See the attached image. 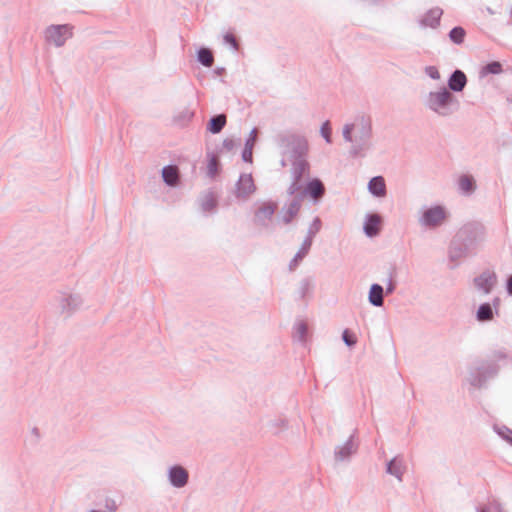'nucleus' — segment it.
<instances>
[{
    "mask_svg": "<svg viewBox=\"0 0 512 512\" xmlns=\"http://www.w3.org/2000/svg\"><path fill=\"white\" fill-rule=\"evenodd\" d=\"M301 166L303 169H305L307 167V163L303 162V163H301Z\"/></svg>",
    "mask_w": 512,
    "mask_h": 512,
    "instance_id": "2f4dec72",
    "label": "nucleus"
},
{
    "mask_svg": "<svg viewBox=\"0 0 512 512\" xmlns=\"http://www.w3.org/2000/svg\"><path fill=\"white\" fill-rule=\"evenodd\" d=\"M496 281V276L492 272H485L475 279L476 286L484 293H489Z\"/></svg>",
    "mask_w": 512,
    "mask_h": 512,
    "instance_id": "0eeeda50",
    "label": "nucleus"
},
{
    "mask_svg": "<svg viewBox=\"0 0 512 512\" xmlns=\"http://www.w3.org/2000/svg\"><path fill=\"white\" fill-rule=\"evenodd\" d=\"M216 201L213 196H207L206 200L203 202L202 206L205 210H211L215 207Z\"/></svg>",
    "mask_w": 512,
    "mask_h": 512,
    "instance_id": "393cba45",
    "label": "nucleus"
},
{
    "mask_svg": "<svg viewBox=\"0 0 512 512\" xmlns=\"http://www.w3.org/2000/svg\"><path fill=\"white\" fill-rule=\"evenodd\" d=\"M276 209V204L274 203H268L263 205L259 210V215L269 218L273 215L274 211Z\"/></svg>",
    "mask_w": 512,
    "mask_h": 512,
    "instance_id": "412c9836",
    "label": "nucleus"
},
{
    "mask_svg": "<svg viewBox=\"0 0 512 512\" xmlns=\"http://www.w3.org/2000/svg\"><path fill=\"white\" fill-rule=\"evenodd\" d=\"M225 123H226L225 115H218L210 120L208 129L212 133H219L222 130V128L225 126Z\"/></svg>",
    "mask_w": 512,
    "mask_h": 512,
    "instance_id": "4468645a",
    "label": "nucleus"
},
{
    "mask_svg": "<svg viewBox=\"0 0 512 512\" xmlns=\"http://www.w3.org/2000/svg\"><path fill=\"white\" fill-rule=\"evenodd\" d=\"M72 36V28L68 25H53L46 30L48 42L61 46Z\"/></svg>",
    "mask_w": 512,
    "mask_h": 512,
    "instance_id": "f257e3e1",
    "label": "nucleus"
},
{
    "mask_svg": "<svg viewBox=\"0 0 512 512\" xmlns=\"http://www.w3.org/2000/svg\"><path fill=\"white\" fill-rule=\"evenodd\" d=\"M459 186L464 192H471L475 186L474 179L470 176L464 175L459 179Z\"/></svg>",
    "mask_w": 512,
    "mask_h": 512,
    "instance_id": "6ab92c4d",
    "label": "nucleus"
},
{
    "mask_svg": "<svg viewBox=\"0 0 512 512\" xmlns=\"http://www.w3.org/2000/svg\"><path fill=\"white\" fill-rule=\"evenodd\" d=\"M198 59L206 67H211L214 61L211 51L205 48L198 52Z\"/></svg>",
    "mask_w": 512,
    "mask_h": 512,
    "instance_id": "2eb2a0df",
    "label": "nucleus"
},
{
    "mask_svg": "<svg viewBox=\"0 0 512 512\" xmlns=\"http://www.w3.org/2000/svg\"><path fill=\"white\" fill-rule=\"evenodd\" d=\"M431 77H438V75H435V72H432Z\"/></svg>",
    "mask_w": 512,
    "mask_h": 512,
    "instance_id": "72a5a7b5",
    "label": "nucleus"
},
{
    "mask_svg": "<svg viewBox=\"0 0 512 512\" xmlns=\"http://www.w3.org/2000/svg\"><path fill=\"white\" fill-rule=\"evenodd\" d=\"M465 30L462 27H455L450 31V39L456 43L461 44L465 38Z\"/></svg>",
    "mask_w": 512,
    "mask_h": 512,
    "instance_id": "a211bd4d",
    "label": "nucleus"
},
{
    "mask_svg": "<svg viewBox=\"0 0 512 512\" xmlns=\"http://www.w3.org/2000/svg\"><path fill=\"white\" fill-rule=\"evenodd\" d=\"M352 130H353V125H350V124L345 125V127L343 129V136L347 141L352 140V138H351Z\"/></svg>",
    "mask_w": 512,
    "mask_h": 512,
    "instance_id": "a878e982",
    "label": "nucleus"
},
{
    "mask_svg": "<svg viewBox=\"0 0 512 512\" xmlns=\"http://www.w3.org/2000/svg\"><path fill=\"white\" fill-rule=\"evenodd\" d=\"M252 134H253V136L255 137V136H256V134H257V131H256V130H253V131H252Z\"/></svg>",
    "mask_w": 512,
    "mask_h": 512,
    "instance_id": "f704fd0d",
    "label": "nucleus"
},
{
    "mask_svg": "<svg viewBox=\"0 0 512 512\" xmlns=\"http://www.w3.org/2000/svg\"><path fill=\"white\" fill-rule=\"evenodd\" d=\"M446 219V212L443 207L435 206L426 210L423 214V223L427 226L441 225Z\"/></svg>",
    "mask_w": 512,
    "mask_h": 512,
    "instance_id": "f03ea898",
    "label": "nucleus"
},
{
    "mask_svg": "<svg viewBox=\"0 0 512 512\" xmlns=\"http://www.w3.org/2000/svg\"><path fill=\"white\" fill-rule=\"evenodd\" d=\"M507 289L510 294H512V276L508 279Z\"/></svg>",
    "mask_w": 512,
    "mask_h": 512,
    "instance_id": "c756f323",
    "label": "nucleus"
},
{
    "mask_svg": "<svg viewBox=\"0 0 512 512\" xmlns=\"http://www.w3.org/2000/svg\"><path fill=\"white\" fill-rule=\"evenodd\" d=\"M431 77H438V75H435V72H432Z\"/></svg>",
    "mask_w": 512,
    "mask_h": 512,
    "instance_id": "473e14b6",
    "label": "nucleus"
},
{
    "mask_svg": "<svg viewBox=\"0 0 512 512\" xmlns=\"http://www.w3.org/2000/svg\"><path fill=\"white\" fill-rule=\"evenodd\" d=\"M207 173L214 178L219 173V162L216 156H211L207 165Z\"/></svg>",
    "mask_w": 512,
    "mask_h": 512,
    "instance_id": "aec40b11",
    "label": "nucleus"
},
{
    "mask_svg": "<svg viewBox=\"0 0 512 512\" xmlns=\"http://www.w3.org/2000/svg\"><path fill=\"white\" fill-rule=\"evenodd\" d=\"M381 227L382 218L377 214H372L367 218V221L364 225V231L368 236L373 237L380 232Z\"/></svg>",
    "mask_w": 512,
    "mask_h": 512,
    "instance_id": "39448f33",
    "label": "nucleus"
},
{
    "mask_svg": "<svg viewBox=\"0 0 512 512\" xmlns=\"http://www.w3.org/2000/svg\"><path fill=\"white\" fill-rule=\"evenodd\" d=\"M108 507H109V509H110V510H115V509H116V505H115V503H114V502H112L111 504H109V506H108Z\"/></svg>",
    "mask_w": 512,
    "mask_h": 512,
    "instance_id": "7c9ffc66",
    "label": "nucleus"
},
{
    "mask_svg": "<svg viewBox=\"0 0 512 512\" xmlns=\"http://www.w3.org/2000/svg\"><path fill=\"white\" fill-rule=\"evenodd\" d=\"M441 16L442 10L440 8H432L424 16L422 23L425 26L435 28L439 24Z\"/></svg>",
    "mask_w": 512,
    "mask_h": 512,
    "instance_id": "6e6552de",
    "label": "nucleus"
},
{
    "mask_svg": "<svg viewBox=\"0 0 512 512\" xmlns=\"http://www.w3.org/2000/svg\"><path fill=\"white\" fill-rule=\"evenodd\" d=\"M467 82L465 74L456 70L449 79V87L454 91H462Z\"/></svg>",
    "mask_w": 512,
    "mask_h": 512,
    "instance_id": "1a4fd4ad",
    "label": "nucleus"
},
{
    "mask_svg": "<svg viewBox=\"0 0 512 512\" xmlns=\"http://www.w3.org/2000/svg\"><path fill=\"white\" fill-rule=\"evenodd\" d=\"M477 318L480 321H487L493 318V312L489 304H483L480 306L477 312Z\"/></svg>",
    "mask_w": 512,
    "mask_h": 512,
    "instance_id": "dca6fc26",
    "label": "nucleus"
},
{
    "mask_svg": "<svg viewBox=\"0 0 512 512\" xmlns=\"http://www.w3.org/2000/svg\"><path fill=\"white\" fill-rule=\"evenodd\" d=\"M369 301L375 306L383 304V288L378 284H373L369 292Z\"/></svg>",
    "mask_w": 512,
    "mask_h": 512,
    "instance_id": "f8f14e48",
    "label": "nucleus"
},
{
    "mask_svg": "<svg viewBox=\"0 0 512 512\" xmlns=\"http://www.w3.org/2000/svg\"><path fill=\"white\" fill-rule=\"evenodd\" d=\"M171 483L176 487H183L188 480L187 471L181 466L171 468L169 473Z\"/></svg>",
    "mask_w": 512,
    "mask_h": 512,
    "instance_id": "423d86ee",
    "label": "nucleus"
},
{
    "mask_svg": "<svg viewBox=\"0 0 512 512\" xmlns=\"http://www.w3.org/2000/svg\"><path fill=\"white\" fill-rule=\"evenodd\" d=\"M225 41L227 43H229L230 45H232L234 48H237V43H236V39L234 38V36L232 34H227L225 35L224 37Z\"/></svg>",
    "mask_w": 512,
    "mask_h": 512,
    "instance_id": "bb28decb",
    "label": "nucleus"
},
{
    "mask_svg": "<svg viewBox=\"0 0 512 512\" xmlns=\"http://www.w3.org/2000/svg\"><path fill=\"white\" fill-rule=\"evenodd\" d=\"M343 340L348 346H352L357 342L355 334H353L349 330H345L343 332Z\"/></svg>",
    "mask_w": 512,
    "mask_h": 512,
    "instance_id": "5701e85b",
    "label": "nucleus"
},
{
    "mask_svg": "<svg viewBox=\"0 0 512 512\" xmlns=\"http://www.w3.org/2000/svg\"><path fill=\"white\" fill-rule=\"evenodd\" d=\"M501 71H502V67L499 62H491L484 67L485 73L498 74Z\"/></svg>",
    "mask_w": 512,
    "mask_h": 512,
    "instance_id": "4be33fe9",
    "label": "nucleus"
},
{
    "mask_svg": "<svg viewBox=\"0 0 512 512\" xmlns=\"http://www.w3.org/2000/svg\"><path fill=\"white\" fill-rule=\"evenodd\" d=\"M369 190L376 196H384L386 193V185L384 179L381 176L372 178L369 182Z\"/></svg>",
    "mask_w": 512,
    "mask_h": 512,
    "instance_id": "9b49d317",
    "label": "nucleus"
},
{
    "mask_svg": "<svg viewBox=\"0 0 512 512\" xmlns=\"http://www.w3.org/2000/svg\"><path fill=\"white\" fill-rule=\"evenodd\" d=\"M307 191L309 192L311 197H313L314 199H318L324 193V186L319 180L315 179L308 184Z\"/></svg>",
    "mask_w": 512,
    "mask_h": 512,
    "instance_id": "ddd939ff",
    "label": "nucleus"
},
{
    "mask_svg": "<svg viewBox=\"0 0 512 512\" xmlns=\"http://www.w3.org/2000/svg\"><path fill=\"white\" fill-rule=\"evenodd\" d=\"M256 190L254 180L250 174H243L237 184V196L246 198Z\"/></svg>",
    "mask_w": 512,
    "mask_h": 512,
    "instance_id": "20e7f679",
    "label": "nucleus"
},
{
    "mask_svg": "<svg viewBox=\"0 0 512 512\" xmlns=\"http://www.w3.org/2000/svg\"><path fill=\"white\" fill-rule=\"evenodd\" d=\"M297 141H298V144H299V147L301 148V150L302 151H306L307 150L306 141L304 139H301V138H298Z\"/></svg>",
    "mask_w": 512,
    "mask_h": 512,
    "instance_id": "c85d7f7f",
    "label": "nucleus"
},
{
    "mask_svg": "<svg viewBox=\"0 0 512 512\" xmlns=\"http://www.w3.org/2000/svg\"><path fill=\"white\" fill-rule=\"evenodd\" d=\"M388 472L392 475H395L397 478H401L403 473V466L402 463L396 459H393L389 464L387 468Z\"/></svg>",
    "mask_w": 512,
    "mask_h": 512,
    "instance_id": "f3484780",
    "label": "nucleus"
},
{
    "mask_svg": "<svg viewBox=\"0 0 512 512\" xmlns=\"http://www.w3.org/2000/svg\"><path fill=\"white\" fill-rule=\"evenodd\" d=\"M164 181L170 186H176L179 182V171L176 166H166L162 170Z\"/></svg>",
    "mask_w": 512,
    "mask_h": 512,
    "instance_id": "9d476101",
    "label": "nucleus"
},
{
    "mask_svg": "<svg viewBox=\"0 0 512 512\" xmlns=\"http://www.w3.org/2000/svg\"><path fill=\"white\" fill-rule=\"evenodd\" d=\"M321 134L325 138V140L330 143L331 142V127L330 123L326 121L321 127Z\"/></svg>",
    "mask_w": 512,
    "mask_h": 512,
    "instance_id": "b1692460",
    "label": "nucleus"
},
{
    "mask_svg": "<svg viewBox=\"0 0 512 512\" xmlns=\"http://www.w3.org/2000/svg\"><path fill=\"white\" fill-rule=\"evenodd\" d=\"M484 512V511H483Z\"/></svg>",
    "mask_w": 512,
    "mask_h": 512,
    "instance_id": "c9c22d12",
    "label": "nucleus"
},
{
    "mask_svg": "<svg viewBox=\"0 0 512 512\" xmlns=\"http://www.w3.org/2000/svg\"><path fill=\"white\" fill-rule=\"evenodd\" d=\"M306 325L304 323H300L297 326L298 333L300 334V337L303 338L306 333Z\"/></svg>",
    "mask_w": 512,
    "mask_h": 512,
    "instance_id": "cd10ccee",
    "label": "nucleus"
},
{
    "mask_svg": "<svg viewBox=\"0 0 512 512\" xmlns=\"http://www.w3.org/2000/svg\"><path fill=\"white\" fill-rule=\"evenodd\" d=\"M452 101V94L446 89L431 93L430 106L433 110L440 112Z\"/></svg>",
    "mask_w": 512,
    "mask_h": 512,
    "instance_id": "7ed1b4c3",
    "label": "nucleus"
}]
</instances>
